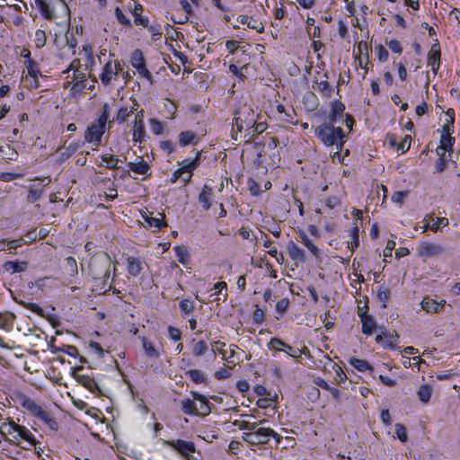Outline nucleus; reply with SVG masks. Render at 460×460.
Instances as JSON below:
<instances>
[{"instance_id":"obj_31","label":"nucleus","mask_w":460,"mask_h":460,"mask_svg":"<svg viewBox=\"0 0 460 460\" xmlns=\"http://www.w3.org/2000/svg\"><path fill=\"white\" fill-rule=\"evenodd\" d=\"M36 5L46 19L52 20L54 18V11L45 0H36Z\"/></svg>"},{"instance_id":"obj_62","label":"nucleus","mask_w":460,"mask_h":460,"mask_svg":"<svg viewBox=\"0 0 460 460\" xmlns=\"http://www.w3.org/2000/svg\"><path fill=\"white\" fill-rule=\"evenodd\" d=\"M24 243H27V241L24 238L11 240L7 242V249L15 250Z\"/></svg>"},{"instance_id":"obj_18","label":"nucleus","mask_w":460,"mask_h":460,"mask_svg":"<svg viewBox=\"0 0 460 460\" xmlns=\"http://www.w3.org/2000/svg\"><path fill=\"white\" fill-rule=\"evenodd\" d=\"M446 301L441 300L440 302H437L434 299L429 297H424L421 301V307L427 313H438L444 307Z\"/></svg>"},{"instance_id":"obj_63","label":"nucleus","mask_w":460,"mask_h":460,"mask_svg":"<svg viewBox=\"0 0 460 460\" xmlns=\"http://www.w3.org/2000/svg\"><path fill=\"white\" fill-rule=\"evenodd\" d=\"M318 90L323 93L325 96H330L332 93V88L327 81H322L318 84Z\"/></svg>"},{"instance_id":"obj_38","label":"nucleus","mask_w":460,"mask_h":460,"mask_svg":"<svg viewBox=\"0 0 460 460\" xmlns=\"http://www.w3.org/2000/svg\"><path fill=\"white\" fill-rule=\"evenodd\" d=\"M25 65L28 70V76L36 81V77L40 74L39 64L32 59H29L25 61Z\"/></svg>"},{"instance_id":"obj_25","label":"nucleus","mask_w":460,"mask_h":460,"mask_svg":"<svg viewBox=\"0 0 460 460\" xmlns=\"http://www.w3.org/2000/svg\"><path fill=\"white\" fill-rule=\"evenodd\" d=\"M127 263H128V271L129 275H131L133 277H137L141 273V271L143 270V266H142L141 261L138 258L128 257L127 259Z\"/></svg>"},{"instance_id":"obj_21","label":"nucleus","mask_w":460,"mask_h":460,"mask_svg":"<svg viewBox=\"0 0 460 460\" xmlns=\"http://www.w3.org/2000/svg\"><path fill=\"white\" fill-rule=\"evenodd\" d=\"M214 197L213 190L208 185H204L202 191L199 195V201L201 203L205 210H208L211 207V200Z\"/></svg>"},{"instance_id":"obj_20","label":"nucleus","mask_w":460,"mask_h":460,"mask_svg":"<svg viewBox=\"0 0 460 460\" xmlns=\"http://www.w3.org/2000/svg\"><path fill=\"white\" fill-rule=\"evenodd\" d=\"M399 336L395 334H389L382 332L376 337L377 343L381 344L384 348H394L398 341Z\"/></svg>"},{"instance_id":"obj_36","label":"nucleus","mask_w":460,"mask_h":460,"mask_svg":"<svg viewBox=\"0 0 460 460\" xmlns=\"http://www.w3.org/2000/svg\"><path fill=\"white\" fill-rule=\"evenodd\" d=\"M351 366H353L359 372H365L367 370L372 371V367L367 360L352 358L349 360Z\"/></svg>"},{"instance_id":"obj_40","label":"nucleus","mask_w":460,"mask_h":460,"mask_svg":"<svg viewBox=\"0 0 460 460\" xmlns=\"http://www.w3.org/2000/svg\"><path fill=\"white\" fill-rule=\"evenodd\" d=\"M15 316L13 314L5 312L0 313V327L8 329L13 325Z\"/></svg>"},{"instance_id":"obj_54","label":"nucleus","mask_w":460,"mask_h":460,"mask_svg":"<svg viewBox=\"0 0 460 460\" xmlns=\"http://www.w3.org/2000/svg\"><path fill=\"white\" fill-rule=\"evenodd\" d=\"M247 26L251 29L255 30L256 31L261 33L264 31V26L261 22L255 20L252 17H250L249 22H247Z\"/></svg>"},{"instance_id":"obj_9","label":"nucleus","mask_w":460,"mask_h":460,"mask_svg":"<svg viewBox=\"0 0 460 460\" xmlns=\"http://www.w3.org/2000/svg\"><path fill=\"white\" fill-rule=\"evenodd\" d=\"M130 62L138 74L147 79L151 84L154 83V77L146 66V60L140 49H135L131 54Z\"/></svg>"},{"instance_id":"obj_61","label":"nucleus","mask_w":460,"mask_h":460,"mask_svg":"<svg viewBox=\"0 0 460 460\" xmlns=\"http://www.w3.org/2000/svg\"><path fill=\"white\" fill-rule=\"evenodd\" d=\"M376 51L378 57V59L381 62H385L388 59L389 53L388 51L384 48L383 45H378L376 48Z\"/></svg>"},{"instance_id":"obj_2","label":"nucleus","mask_w":460,"mask_h":460,"mask_svg":"<svg viewBox=\"0 0 460 460\" xmlns=\"http://www.w3.org/2000/svg\"><path fill=\"white\" fill-rule=\"evenodd\" d=\"M315 135L327 146H337L341 150L344 144L345 135L343 129L335 124L323 123L315 128Z\"/></svg>"},{"instance_id":"obj_44","label":"nucleus","mask_w":460,"mask_h":460,"mask_svg":"<svg viewBox=\"0 0 460 460\" xmlns=\"http://www.w3.org/2000/svg\"><path fill=\"white\" fill-rule=\"evenodd\" d=\"M102 161L106 164L108 169H115L118 167L119 158L111 155H102Z\"/></svg>"},{"instance_id":"obj_28","label":"nucleus","mask_w":460,"mask_h":460,"mask_svg":"<svg viewBox=\"0 0 460 460\" xmlns=\"http://www.w3.org/2000/svg\"><path fill=\"white\" fill-rule=\"evenodd\" d=\"M199 138L195 132L190 130L182 131L179 135V144L181 146H186L190 144H196Z\"/></svg>"},{"instance_id":"obj_64","label":"nucleus","mask_w":460,"mask_h":460,"mask_svg":"<svg viewBox=\"0 0 460 460\" xmlns=\"http://www.w3.org/2000/svg\"><path fill=\"white\" fill-rule=\"evenodd\" d=\"M252 319L256 324H261L264 321V312L257 306L253 312Z\"/></svg>"},{"instance_id":"obj_6","label":"nucleus","mask_w":460,"mask_h":460,"mask_svg":"<svg viewBox=\"0 0 460 460\" xmlns=\"http://www.w3.org/2000/svg\"><path fill=\"white\" fill-rule=\"evenodd\" d=\"M270 437L277 438V442L280 440L278 433L270 428H260L256 431L244 432L243 439L251 445H260L266 444Z\"/></svg>"},{"instance_id":"obj_8","label":"nucleus","mask_w":460,"mask_h":460,"mask_svg":"<svg viewBox=\"0 0 460 460\" xmlns=\"http://www.w3.org/2000/svg\"><path fill=\"white\" fill-rule=\"evenodd\" d=\"M200 157L201 152H198L195 158L184 159L182 162L179 163L181 167L173 172L171 182L175 183L183 174H186V172H193L199 165Z\"/></svg>"},{"instance_id":"obj_49","label":"nucleus","mask_w":460,"mask_h":460,"mask_svg":"<svg viewBox=\"0 0 460 460\" xmlns=\"http://www.w3.org/2000/svg\"><path fill=\"white\" fill-rule=\"evenodd\" d=\"M18 426L17 423L14 421H10L8 423H3L0 426V432L3 435L9 434L12 435L13 433L16 432V427Z\"/></svg>"},{"instance_id":"obj_47","label":"nucleus","mask_w":460,"mask_h":460,"mask_svg":"<svg viewBox=\"0 0 460 460\" xmlns=\"http://www.w3.org/2000/svg\"><path fill=\"white\" fill-rule=\"evenodd\" d=\"M179 306L183 314H189L195 309L193 302L189 299L181 300Z\"/></svg>"},{"instance_id":"obj_52","label":"nucleus","mask_w":460,"mask_h":460,"mask_svg":"<svg viewBox=\"0 0 460 460\" xmlns=\"http://www.w3.org/2000/svg\"><path fill=\"white\" fill-rule=\"evenodd\" d=\"M394 428H395V433H396L397 438L402 442H406L408 439V436H407L405 427L401 423H396Z\"/></svg>"},{"instance_id":"obj_42","label":"nucleus","mask_w":460,"mask_h":460,"mask_svg":"<svg viewBox=\"0 0 460 460\" xmlns=\"http://www.w3.org/2000/svg\"><path fill=\"white\" fill-rule=\"evenodd\" d=\"M359 229L356 226H354L350 231V236H351V242L349 244V248L353 252L355 249H357L359 246Z\"/></svg>"},{"instance_id":"obj_26","label":"nucleus","mask_w":460,"mask_h":460,"mask_svg":"<svg viewBox=\"0 0 460 460\" xmlns=\"http://www.w3.org/2000/svg\"><path fill=\"white\" fill-rule=\"evenodd\" d=\"M74 377H76V380L83 385L84 387L89 389L91 392L94 393L95 391H98L100 393V387L96 381L91 376H73Z\"/></svg>"},{"instance_id":"obj_19","label":"nucleus","mask_w":460,"mask_h":460,"mask_svg":"<svg viewBox=\"0 0 460 460\" xmlns=\"http://www.w3.org/2000/svg\"><path fill=\"white\" fill-rule=\"evenodd\" d=\"M288 252L289 257L293 261H297L299 262H305L306 260L305 251L292 241H290L288 244Z\"/></svg>"},{"instance_id":"obj_35","label":"nucleus","mask_w":460,"mask_h":460,"mask_svg":"<svg viewBox=\"0 0 460 460\" xmlns=\"http://www.w3.org/2000/svg\"><path fill=\"white\" fill-rule=\"evenodd\" d=\"M146 135L145 123L134 122L133 127V141L141 143Z\"/></svg>"},{"instance_id":"obj_27","label":"nucleus","mask_w":460,"mask_h":460,"mask_svg":"<svg viewBox=\"0 0 460 460\" xmlns=\"http://www.w3.org/2000/svg\"><path fill=\"white\" fill-rule=\"evenodd\" d=\"M362 332L371 335L376 328V321L371 315H361Z\"/></svg>"},{"instance_id":"obj_46","label":"nucleus","mask_w":460,"mask_h":460,"mask_svg":"<svg viewBox=\"0 0 460 460\" xmlns=\"http://www.w3.org/2000/svg\"><path fill=\"white\" fill-rule=\"evenodd\" d=\"M174 250L178 257V261L183 265L187 264L190 257L188 251L181 246H176Z\"/></svg>"},{"instance_id":"obj_51","label":"nucleus","mask_w":460,"mask_h":460,"mask_svg":"<svg viewBox=\"0 0 460 460\" xmlns=\"http://www.w3.org/2000/svg\"><path fill=\"white\" fill-rule=\"evenodd\" d=\"M20 305H22L23 307H25L26 309H29L31 310V312L37 314L38 315L40 316H44V311L43 309L37 304L35 303H24V302H20Z\"/></svg>"},{"instance_id":"obj_3","label":"nucleus","mask_w":460,"mask_h":460,"mask_svg":"<svg viewBox=\"0 0 460 460\" xmlns=\"http://www.w3.org/2000/svg\"><path fill=\"white\" fill-rule=\"evenodd\" d=\"M110 117V106L105 103L102 106V114L94 120L84 132V140L93 143L95 146H99L102 137L105 132V127Z\"/></svg>"},{"instance_id":"obj_37","label":"nucleus","mask_w":460,"mask_h":460,"mask_svg":"<svg viewBox=\"0 0 460 460\" xmlns=\"http://www.w3.org/2000/svg\"><path fill=\"white\" fill-rule=\"evenodd\" d=\"M159 216L162 218L152 217H147V216L144 217V218H145L146 223L148 225V226L160 229L163 226H166V223L164 222V214L159 213Z\"/></svg>"},{"instance_id":"obj_43","label":"nucleus","mask_w":460,"mask_h":460,"mask_svg":"<svg viewBox=\"0 0 460 460\" xmlns=\"http://www.w3.org/2000/svg\"><path fill=\"white\" fill-rule=\"evenodd\" d=\"M208 349L207 343L203 341L194 342L192 347V354L196 357H199L205 354Z\"/></svg>"},{"instance_id":"obj_23","label":"nucleus","mask_w":460,"mask_h":460,"mask_svg":"<svg viewBox=\"0 0 460 460\" xmlns=\"http://www.w3.org/2000/svg\"><path fill=\"white\" fill-rule=\"evenodd\" d=\"M438 159L436 162V170L438 172H442L447 168V162L450 155H447L446 147L438 146L436 149Z\"/></svg>"},{"instance_id":"obj_50","label":"nucleus","mask_w":460,"mask_h":460,"mask_svg":"<svg viewBox=\"0 0 460 460\" xmlns=\"http://www.w3.org/2000/svg\"><path fill=\"white\" fill-rule=\"evenodd\" d=\"M150 128L152 132L155 135L162 134L164 130V125L161 121H159L156 119H149Z\"/></svg>"},{"instance_id":"obj_45","label":"nucleus","mask_w":460,"mask_h":460,"mask_svg":"<svg viewBox=\"0 0 460 460\" xmlns=\"http://www.w3.org/2000/svg\"><path fill=\"white\" fill-rule=\"evenodd\" d=\"M42 194H43V189L42 188L41 189H33L31 187L29 190V193H28V196H27V201L29 203H34V202H36L37 200H39L40 199Z\"/></svg>"},{"instance_id":"obj_10","label":"nucleus","mask_w":460,"mask_h":460,"mask_svg":"<svg viewBox=\"0 0 460 460\" xmlns=\"http://www.w3.org/2000/svg\"><path fill=\"white\" fill-rule=\"evenodd\" d=\"M29 414L40 420L53 430H57L58 429V423L57 420L51 415L49 411L43 409L37 402H35V404L32 406Z\"/></svg>"},{"instance_id":"obj_55","label":"nucleus","mask_w":460,"mask_h":460,"mask_svg":"<svg viewBox=\"0 0 460 460\" xmlns=\"http://www.w3.org/2000/svg\"><path fill=\"white\" fill-rule=\"evenodd\" d=\"M44 332L40 329H35L31 330L30 329V333L26 334V336L30 339L31 342H33L35 344L37 340H40L43 338Z\"/></svg>"},{"instance_id":"obj_13","label":"nucleus","mask_w":460,"mask_h":460,"mask_svg":"<svg viewBox=\"0 0 460 460\" xmlns=\"http://www.w3.org/2000/svg\"><path fill=\"white\" fill-rule=\"evenodd\" d=\"M10 398L15 403L23 408L29 414L31 411L32 406L35 404V401L30 398L28 395L23 394L20 390H13L10 394Z\"/></svg>"},{"instance_id":"obj_48","label":"nucleus","mask_w":460,"mask_h":460,"mask_svg":"<svg viewBox=\"0 0 460 460\" xmlns=\"http://www.w3.org/2000/svg\"><path fill=\"white\" fill-rule=\"evenodd\" d=\"M429 223H430V230L433 231V232H437L440 226H447L448 225V220L447 218L446 217H437V218H434L433 217V220H429Z\"/></svg>"},{"instance_id":"obj_58","label":"nucleus","mask_w":460,"mask_h":460,"mask_svg":"<svg viewBox=\"0 0 460 460\" xmlns=\"http://www.w3.org/2000/svg\"><path fill=\"white\" fill-rule=\"evenodd\" d=\"M267 128V125L266 123L264 122H259L257 123L255 121V124L254 126L252 127V128L251 130H252V134L250 136V138H252L254 137L255 136L257 135H260L261 133H263Z\"/></svg>"},{"instance_id":"obj_4","label":"nucleus","mask_w":460,"mask_h":460,"mask_svg":"<svg viewBox=\"0 0 460 460\" xmlns=\"http://www.w3.org/2000/svg\"><path fill=\"white\" fill-rule=\"evenodd\" d=\"M255 112L251 107L244 105L240 108L234 119L232 137L237 140L238 133H242L243 130L250 131L255 124Z\"/></svg>"},{"instance_id":"obj_56","label":"nucleus","mask_w":460,"mask_h":460,"mask_svg":"<svg viewBox=\"0 0 460 460\" xmlns=\"http://www.w3.org/2000/svg\"><path fill=\"white\" fill-rule=\"evenodd\" d=\"M411 137L409 135H406L403 139L400 142V144L397 146V150L401 151V153H405L407 150H409L411 146Z\"/></svg>"},{"instance_id":"obj_30","label":"nucleus","mask_w":460,"mask_h":460,"mask_svg":"<svg viewBox=\"0 0 460 460\" xmlns=\"http://www.w3.org/2000/svg\"><path fill=\"white\" fill-rule=\"evenodd\" d=\"M15 429H16L15 433H17V435L20 438H22V439L29 442L31 446L36 445L37 440H36L35 437L31 434V432L27 428L18 424V426Z\"/></svg>"},{"instance_id":"obj_14","label":"nucleus","mask_w":460,"mask_h":460,"mask_svg":"<svg viewBox=\"0 0 460 460\" xmlns=\"http://www.w3.org/2000/svg\"><path fill=\"white\" fill-rule=\"evenodd\" d=\"M80 60L74 59L68 68L65 70L63 73H67L70 70L74 71L73 81L75 82V86L84 88V83L86 80L85 74L79 70L80 67Z\"/></svg>"},{"instance_id":"obj_53","label":"nucleus","mask_w":460,"mask_h":460,"mask_svg":"<svg viewBox=\"0 0 460 460\" xmlns=\"http://www.w3.org/2000/svg\"><path fill=\"white\" fill-rule=\"evenodd\" d=\"M277 400V395L274 396H266L265 398H261L257 401L256 404L258 407L266 409L271 405V402Z\"/></svg>"},{"instance_id":"obj_32","label":"nucleus","mask_w":460,"mask_h":460,"mask_svg":"<svg viewBox=\"0 0 460 460\" xmlns=\"http://www.w3.org/2000/svg\"><path fill=\"white\" fill-rule=\"evenodd\" d=\"M142 346L145 350V353L149 358H157L159 357L158 349L154 346V344L146 337L142 338Z\"/></svg>"},{"instance_id":"obj_34","label":"nucleus","mask_w":460,"mask_h":460,"mask_svg":"<svg viewBox=\"0 0 460 460\" xmlns=\"http://www.w3.org/2000/svg\"><path fill=\"white\" fill-rule=\"evenodd\" d=\"M143 6L140 4L135 2V9L133 11V15L135 17V23L143 25L144 27H147L148 25V18L142 16Z\"/></svg>"},{"instance_id":"obj_15","label":"nucleus","mask_w":460,"mask_h":460,"mask_svg":"<svg viewBox=\"0 0 460 460\" xmlns=\"http://www.w3.org/2000/svg\"><path fill=\"white\" fill-rule=\"evenodd\" d=\"M428 65L431 66L434 74H437L440 66V49L438 43L432 45L428 54Z\"/></svg>"},{"instance_id":"obj_12","label":"nucleus","mask_w":460,"mask_h":460,"mask_svg":"<svg viewBox=\"0 0 460 460\" xmlns=\"http://www.w3.org/2000/svg\"><path fill=\"white\" fill-rule=\"evenodd\" d=\"M268 346L270 349L275 351H284L293 358H298L302 355V350L300 349L291 347L278 338H271Z\"/></svg>"},{"instance_id":"obj_5","label":"nucleus","mask_w":460,"mask_h":460,"mask_svg":"<svg viewBox=\"0 0 460 460\" xmlns=\"http://www.w3.org/2000/svg\"><path fill=\"white\" fill-rule=\"evenodd\" d=\"M345 105L339 102H333L332 103V109L328 115V123L331 124H339L345 123L349 130H351L352 126L354 124V119L349 114L344 113Z\"/></svg>"},{"instance_id":"obj_60","label":"nucleus","mask_w":460,"mask_h":460,"mask_svg":"<svg viewBox=\"0 0 460 460\" xmlns=\"http://www.w3.org/2000/svg\"><path fill=\"white\" fill-rule=\"evenodd\" d=\"M35 41L38 48H41L46 43V34L42 30H38L35 32Z\"/></svg>"},{"instance_id":"obj_41","label":"nucleus","mask_w":460,"mask_h":460,"mask_svg":"<svg viewBox=\"0 0 460 460\" xmlns=\"http://www.w3.org/2000/svg\"><path fill=\"white\" fill-rule=\"evenodd\" d=\"M133 112L134 108L129 110L127 107H122L118 111L114 120L118 121L119 123H124Z\"/></svg>"},{"instance_id":"obj_33","label":"nucleus","mask_w":460,"mask_h":460,"mask_svg":"<svg viewBox=\"0 0 460 460\" xmlns=\"http://www.w3.org/2000/svg\"><path fill=\"white\" fill-rule=\"evenodd\" d=\"M194 401V399H185L181 401V410L185 414L197 415L198 405Z\"/></svg>"},{"instance_id":"obj_11","label":"nucleus","mask_w":460,"mask_h":460,"mask_svg":"<svg viewBox=\"0 0 460 460\" xmlns=\"http://www.w3.org/2000/svg\"><path fill=\"white\" fill-rule=\"evenodd\" d=\"M446 249L439 243L422 242L417 247V254L421 258L437 257L445 252Z\"/></svg>"},{"instance_id":"obj_1","label":"nucleus","mask_w":460,"mask_h":460,"mask_svg":"<svg viewBox=\"0 0 460 460\" xmlns=\"http://www.w3.org/2000/svg\"><path fill=\"white\" fill-rule=\"evenodd\" d=\"M111 263V257L104 252H96L90 259L88 274L92 276L97 287L101 286V290L106 291L111 288V284L109 283Z\"/></svg>"},{"instance_id":"obj_29","label":"nucleus","mask_w":460,"mask_h":460,"mask_svg":"<svg viewBox=\"0 0 460 460\" xmlns=\"http://www.w3.org/2000/svg\"><path fill=\"white\" fill-rule=\"evenodd\" d=\"M433 393L432 385L429 384H425L420 386L417 394L419 400L423 403H428L429 402L430 396Z\"/></svg>"},{"instance_id":"obj_22","label":"nucleus","mask_w":460,"mask_h":460,"mask_svg":"<svg viewBox=\"0 0 460 460\" xmlns=\"http://www.w3.org/2000/svg\"><path fill=\"white\" fill-rule=\"evenodd\" d=\"M116 71H114L113 65L111 61L107 62L102 71L100 75V79L102 81V84L105 86L109 85L112 80V78H115Z\"/></svg>"},{"instance_id":"obj_59","label":"nucleus","mask_w":460,"mask_h":460,"mask_svg":"<svg viewBox=\"0 0 460 460\" xmlns=\"http://www.w3.org/2000/svg\"><path fill=\"white\" fill-rule=\"evenodd\" d=\"M59 349L74 358H76L79 355L78 349L72 345H63Z\"/></svg>"},{"instance_id":"obj_24","label":"nucleus","mask_w":460,"mask_h":460,"mask_svg":"<svg viewBox=\"0 0 460 460\" xmlns=\"http://www.w3.org/2000/svg\"><path fill=\"white\" fill-rule=\"evenodd\" d=\"M4 270L9 271L12 274L23 272L28 267L27 261H8L3 265Z\"/></svg>"},{"instance_id":"obj_16","label":"nucleus","mask_w":460,"mask_h":460,"mask_svg":"<svg viewBox=\"0 0 460 460\" xmlns=\"http://www.w3.org/2000/svg\"><path fill=\"white\" fill-rule=\"evenodd\" d=\"M128 167L130 171L137 174L150 176L149 173L150 166L149 164L143 159V157L139 156L137 162H130L128 164Z\"/></svg>"},{"instance_id":"obj_39","label":"nucleus","mask_w":460,"mask_h":460,"mask_svg":"<svg viewBox=\"0 0 460 460\" xmlns=\"http://www.w3.org/2000/svg\"><path fill=\"white\" fill-rule=\"evenodd\" d=\"M300 237L303 244L312 252V254L315 258H319L320 250L317 248V246H315L313 243V242L308 238V236L305 233H303L301 234Z\"/></svg>"},{"instance_id":"obj_7","label":"nucleus","mask_w":460,"mask_h":460,"mask_svg":"<svg viewBox=\"0 0 460 460\" xmlns=\"http://www.w3.org/2000/svg\"><path fill=\"white\" fill-rule=\"evenodd\" d=\"M165 444L181 454L185 460H199L196 456L190 455V453H195L196 451L193 442L177 439L165 441Z\"/></svg>"},{"instance_id":"obj_17","label":"nucleus","mask_w":460,"mask_h":460,"mask_svg":"<svg viewBox=\"0 0 460 460\" xmlns=\"http://www.w3.org/2000/svg\"><path fill=\"white\" fill-rule=\"evenodd\" d=\"M192 396L195 401L199 402L198 405V413L199 416H207L210 413V403L207 397L203 394H200L197 392H192Z\"/></svg>"},{"instance_id":"obj_57","label":"nucleus","mask_w":460,"mask_h":460,"mask_svg":"<svg viewBox=\"0 0 460 460\" xmlns=\"http://www.w3.org/2000/svg\"><path fill=\"white\" fill-rule=\"evenodd\" d=\"M115 15L121 24L126 26H131L130 20L123 13L122 10L119 7H117L115 9Z\"/></svg>"}]
</instances>
